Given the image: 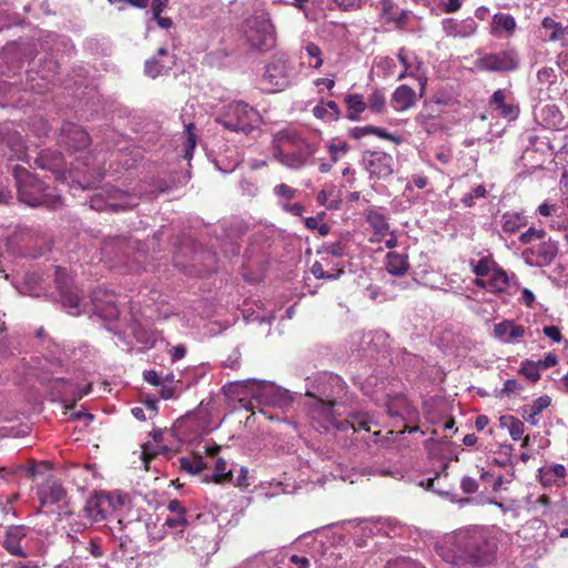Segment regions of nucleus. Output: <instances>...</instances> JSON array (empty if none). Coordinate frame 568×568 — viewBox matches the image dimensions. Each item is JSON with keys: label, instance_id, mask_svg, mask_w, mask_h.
<instances>
[{"label": "nucleus", "instance_id": "1", "mask_svg": "<svg viewBox=\"0 0 568 568\" xmlns=\"http://www.w3.org/2000/svg\"><path fill=\"white\" fill-rule=\"evenodd\" d=\"M435 550L449 568H489L497 560L498 542L487 529L475 526L445 536Z\"/></svg>", "mask_w": 568, "mask_h": 568}, {"label": "nucleus", "instance_id": "2", "mask_svg": "<svg viewBox=\"0 0 568 568\" xmlns=\"http://www.w3.org/2000/svg\"><path fill=\"white\" fill-rule=\"evenodd\" d=\"M336 404L337 402L308 399L306 407L311 426L321 433H328L332 429L338 432H348L349 429L353 432L371 430L372 417L368 413L349 412L346 419L338 420L333 413V407Z\"/></svg>", "mask_w": 568, "mask_h": 568}, {"label": "nucleus", "instance_id": "3", "mask_svg": "<svg viewBox=\"0 0 568 568\" xmlns=\"http://www.w3.org/2000/svg\"><path fill=\"white\" fill-rule=\"evenodd\" d=\"M478 260H469V267L476 275L475 285L488 292L500 295L510 285L517 284L516 276L509 275L494 258L493 254L479 252Z\"/></svg>", "mask_w": 568, "mask_h": 568}, {"label": "nucleus", "instance_id": "4", "mask_svg": "<svg viewBox=\"0 0 568 568\" xmlns=\"http://www.w3.org/2000/svg\"><path fill=\"white\" fill-rule=\"evenodd\" d=\"M273 156L290 169H300L315 153V148L292 132L280 133L273 143Z\"/></svg>", "mask_w": 568, "mask_h": 568}, {"label": "nucleus", "instance_id": "5", "mask_svg": "<svg viewBox=\"0 0 568 568\" xmlns=\"http://www.w3.org/2000/svg\"><path fill=\"white\" fill-rule=\"evenodd\" d=\"M13 175L21 202L30 206L44 205L52 209L60 203V196L50 193L48 187L24 168L14 165Z\"/></svg>", "mask_w": 568, "mask_h": 568}, {"label": "nucleus", "instance_id": "6", "mask_svg": "<svg viewBox=\"0 0 568 568\" xmlns=\"http://www.w3.org/2000/svg\"><path fill=\"white\" fill-rule=\"evenodd\" d=\"M216 121L233 132L248 133L257 128L261 115L257 110L243 101H233L223 108Z\"/></svg>", "mask_w": 568, "mask_h": 568}, {"label": "nucleus", "instance_id": "7", "mask_svg": "<svg viewBox=\"0 0 568 568\" xmlns=\"http://www.w3.org/2000/svg\"><path fill=\"white\" fill-rule=\"evenodd\" d=\"M236 387L244 388L248 395L264 406L277 407L284 410L293 402L292 396L286 389L271 382L247 379L241 384L237 383Z\"/></svg>", "mask_w": 568, "mask_h": 568}, {"label": "nucleus", "instance_id": "8", "mask_svg": "<svg viewBox=\"0 0 568 568\" xmlns=\"http://www.w3.org/2000/svg\"><path fill=\"white\" fill-rule=\"evenodd\" d=\"M475 67L485 72L509 73L518 70L520 57L516 49L509 48L496 52L476 51Z\"/></svg>", "mask_w": 568, "mask_h": 568}, {"label": "nucleus", "instance_id": "9", "mask_svg": "<svg viewBox=\"0 0 568 568\" xmlns=\"http://www.w3.org/2000/svg\"><path fill=\"white\" fill-rule=\"evenodd\" d=\"M345 393L344 381L334 374L322 373L307 381L306 395L310 399L337 402Z\"/></svg>", "mask_w": 568, "mask_h": 568}, {"label": "nucleus", "instance_id": "10", "mask_svg": "<svg viewBox=\"0 0 568 568\" xmlns=\"http://www.w3.org/2000/svg\"><path fill=\"white\" fill-rule=\"evenodd\" d=\"M245 38L252 49L267 51L274 47L275 28L267 12H262L247 21Z\"/></svg>", "mask_w": 568, "mask_h": 568}, {"label": "nucleus", "instance_id": "11", "mask_svg": "<svg viewBox=\"0 0 568 568\" xmlns=\"http://www.w3.org/2000/svg\"><path fill=\"white\" fill-rule=\"evenodd\" d=\"M296 79V72L286 55H275L266 65L263 74V82L267 84L268 91H282L290 87Z\"/></svg>", "mask_w": 568, "mask_h": 568}, {"label": "nucleus", "instance_id": "12", "mask_svg": "<svg viewBox=\"0 0 568 568\" xmlns=\"http://www.w3.org/2000/svg\"><path fill=\"white\" fill-rule=\"evenodd\" d=\"M489 105L500 118L508 121H515L520 113L519 102L508 88L496 90L490 97Z\"/></svg>", "mask_w": 568, "mask_h": 568}, {"label": "nucleus", "instance_id": "13", "mask_svg": "<svg viewBox=\"0 0 568 568\" xmlns=\"http://www.w3.org/2000/svg\"><path fill=\"white\" fill-rule=\"evenodd\" d=\"M91 301L93 306L92 311L97 317L105 322L118 320L120 310L116 305L115 295L112 292L98 288L92 292Z\"/></svg>", "mask_w": 568, "mask_h": 568}, {"label": "nucleus", "instance_id": "14", "mask_svg": "<svg viewBox=\"0 0 568 568\" xmlns=\"http://www.w3.org/2000/svg\"><path fill=\"white\" fill-rule=\"evenodd\" d=\"M363 163L371 178L387 179L394 173V159L383 151H365Z\"/></svg>", "mask_w": 568, "mask_h": 568}, {"label": "nucleus", "instance_id": "15", "mask_svg": "<svg viewBox=\"0 0 568 568\" xmlns=\"http://www.w3.org/2000/svg\"><path fill=\"white\" fill-rule=\"evenodd\" d=\"M58 143L69 152H79L90 144V136L81 126L68 122L61 128Z\"/></svg>", "mask_w": 568, "mask_h": 568}, {"label": "nucleus", "instance_id": "16", "mask_svg": "<svg viewBox=\"0 0 568 568\" xmlns=\"http://www.w3.org/2000/svg\"><path fill=\"white\" fill-rule=\"evenodd\" d=\"M114 510V505L110 495L104 493H97L91 496L84 507V517L91 523L97 524L106 519V517Z\"/></svg>", "mask_w": 568, "mask_h": 568}, {"label": "nucleus", "instance_id": "17", "mask_svg": "<svg viewBox=\"0 0 568 568\" xmlns=\"http://www.w3.org/2000/svg\"><path fill=\"white\" fill-rule=\"evenodd\" d=\"M166 509L169 515L164 520V526L170 529V534L178 538L179 535L183 534L190 525V515L185 506L179 499H172L169 501Z\"/></svg>", "mask_w": 568, "mask_h": 568}, {"label": "nucleus", "instance_id": "18", "mask_svg": "<svg viewBox=\"0 0 568 568\" xmlns=\"http://www.w3.org/2000/svg\"><path fill=\"white\" fill-rule=\"evenodd\" d=\"M558 254V244L552 240L544 241L537 246L525 251L524 255L529 265L544 267L552 263Z\"/></svg>", "mask_w": 568, "mask_h": 568}, {"label": "nucleus", "instance_id": "19", "mask_svg": "<svg viewBox=\"0 0 568 568\" xmlns=\"http://www.w3.org/2000/svg\"><path fill=\"white\" fill-rule=\"evenodd\" d=\"M27 538V528L24 526H10L7 528L6 534L1 540V546L11 556L27 558L28 551L23 546Z\"/></svg>", "mask_w": 568, "mask_h": 568}, {"label": "nucleus", "instance_id": "20", "mask_svg": "<svg viewBox=\"0 0 568 568\" xmlns=\"http://www.w3.org/2000/svg\"><path fill=\"white\" fill-rule=\"evenodd\" d=\"M538 213L546 217L545 222L551 229L565 231L568 225V210L559 204L542 203L538 206Z\"/></svg>", "mask_w": 568, "mask_h": 568}, {"label": "nucleus", "instance_id": "21", "mask_svg": "<svg viewBox=\"0 0 568 568\" xmlns=\"http://www.w3.org/2000/svg\"><path fill=\"white\" fill-rule=\"evenodd\" d=\"M37 494L42 506L58 504L67 497L65 489L55 478H48L39 486Z\"/></svg>", "mask_w": 568, "mask_h": 568}, {"label": "nucleus", "instance_id": "22", "mask_svg": "<svg viewBox=\"0 0 568 568\" xmlns=\"http://www.w3.org/2000/svg\"><path fill=\"white\" fill-rule=\"evenodd\" d=\"M34 162L39 168L51 171L57 179H64L65 165L60 151L43 150Z\"/></svg>", "mask_w": 568, "mask_h": 568}, {"label": "nucleus", "instance_id": "23", "mask_svg": "<svg viewBox=\"0 0 568 568\" xmlns=\"http://www.w3.org/2000/svg\"><path fill=\"white\" fill-rule=\"evenodd\" d=\"M174 64L173 57L169 54L166 48L162 47L158 50L155 57L145 61L144 72L148 77L155 79L168 72Z\"/></svg>", "mask_w": 568, "mask_h": 568}, {"label": "nucleus", "instance_id": "24", "mask_svg": "<svg viewBox=\"0 0 568 568\" xmlns=\"http://www.w3.org/2000/svg\"><path fill=\"white\" fill-rule=\"evenodd\" d=\"M132 247L131 240L122 236L109 239L103 243L101 248L102 257L109 262L113 261L114 257L120 258L128 254V251Z\"/></svg>", "mask_w": 568, "mask_h": 568}, {"label": "nucleus", "instance_id": "25", "mask_svg": "<svg viewBox=\"0 0 568 568\" xmlns=\"http://www.w3.org/2000/svg\"><path fill=\"white\" fill-rule=\"evenodd\" d=\"M524 334L525 328L513 321H503L494 326V335L505 343L514 342L523 337Z\"/></svg>", "mask_w": 568, "mask_h": 568}, {"label": "nucleus", "instance_id": "26", "mask_svg": "<svg viewBox=\"0 0 568 568\" xmlns=\"http://www.w3.org/2000/svg\"><path fill=\"white\" fill-rule=\"evenodd\" d=\"M416 102V92L406 84L399 85L392 95V105L396 111H406Z\"/></svg>", "mask_w": 568, "mask_h": 568}, {"label": "nucleus", "instance_id": "27", "mask_svg": "<svg viewBox=\"0 0 568 568\" xmlns=\"http://www.w3.org/2000/svg\"><path fill=\"white\" fill-rule=\"evenodd\" d=\"M551 399L544 395L532 402L531 405L523 407V418L532 426L538 424V416L550 406Z\"/></svg>", "mask_w": 568, "mask_h": 568}, {"label": "nucleus", "instance_id": "28", "mask_svg": "<svg viewBox=\"0 0 568 568\" xmlns=\"http://www.w3.org/2000/svg\"><path fill=\"white\" fill-rule=\"evenodd\" d=\"M517 28L515 18L508 13L498 12L493 16L490 33L499 36L501 31L513 34Z\"/></svg>", "mask_w": 568, "mask_h": 568}, {"label": "nucleus", "instance_id": "29", "mask_svg": "<svg viewBox=\"0 0 568 568\" xmlns=\"http://www.w3.org/2000/svg\"><path fill=\"white\" fill-rule=\"evenodd\" d=\"M385 267L392 275L402 276L406 274L409 268L407 256L390 252L386 255Z\"/></svg>", "mask_w": 568, "mask_h": 568}, {"label": "nucleus", "instance_id": "30", "mask_svg": "<svg viewBox=\"0 0 568 568\" xmlns=\"http://www.w3.org/2000/svg\"><path fill=\"white\" fill-rule=\"evenodd\" d=\"M345 103L347 105L346 118L352 121H358L362 119V113L366 110L367 103L359 93L348 94L345 97Z\"/></svg>", "mask_w": 568, "mask_h": 568}, {"label": "nucleus", "instance_id": "31", "mask_svg": "<svg viewBox=\"0 0 568 568\" xmlns=\"http://www.w3.org/2000/svg\"><path fill=\"white\" fill-rule=\"evenodd\" d=\"M539 480L544 486H551L557 479L566 476V468L561 464L540 467L538 469Z\"/></svg>", "mask_w": 568, "mask_h": 568}, {"label": "nucleus", "instance_id": "32", "mask_svg": "<svg viewBox=\"0 0 568 568\" xmlns=\"http://www.w3.org/2000/svg\"><path fill=\"white\" fill-rule=\"evenodd\" d=\"M527 224V217L518 212H506L501 215L500 226L506 233H515Z\"/></svg>", "mask_w": 568, "mask_h": 568}, {"label": "nucleus", "instance_id": "33", "mask_svg": "<svg viewBox=\"0 0 568 568\" xmlns=\"http://www.w3.org/2000/svg\"><path fill=\"white\" fill-rule=\"evenodd\" d=\"M366 220L376 235L385 236L389 233V224L387 217L379 211L371 210L366 215Z\"/></svg>", "mask_w": 568, "mask_h": 568}, {"label": "nucleus", "instance_id": "34", "mask_svg": "<svg viewBox=\"0 0 568 568\" xmlns=\"http://www.w3.org/2000/svg\"><path fill=\"white\" fill-rule=\"evenodd\" d=\"M313 114L317 119L334 121L341 115L339 108L335 101L321 102L313 109Z\"/></svg>", "mask_w": 568, "mask_h": 568}, {"label": "nucleus", "instance_id": "35", "mask_svg": "<svg viewBox=\"0 0 568 568\" xmlns=\"http://www.w3.org/2000/svg\"><path fill=\"white\" fill-rule=\"evenodd\" d=\"M187 542L190 544L187 549L199 556L210 555L215 551V546L212 545V541L202 536L193 535L191 539H187Z\"/></svg>", "mask_w": 568, "mask_h": 568}, {"label": "nucleus", "instance_id": "36", "mask_svg": "<svg viewBox=\"0 0 568 568\" xmlns=\"http://www.w3.org/2000/svg\"><path fill=\"white\" fill-rule=\"evenodd\" d=\"M541 26L544 29L551 31L548 37L549 41H560L568 34V26L564 27L560 22H557L550 17H545L541 21Z\"/></svg>", "mask_w": 568, "mask_h": 568}, {"label": "nucleus", "instance_id": "37", "mask_svg": "<svg viewBox=\"0 0 568 568\" xmlns=\"http://www.w3.org/2000/svg\"><path fill=\"white\" fill-rule=\"evenodd\" d=\"M538 115L546 126H556L560 123V112L555 104L541 105L538 109Z\"/></svg>", "mask_w": 568, "mask_h": 568}, {"label": "nucleus", "instance_id": "38", "mask_svg": "<svg viewBox=\"0 0 568 568\" xmlns=\"http://www.w3.org/2000/svg\"><path fill=\"white\" fill-rule=\"evenodd\" d=\"M40 378L43 384L53 383L52 390L55 392L57 396H65L74 393L73 384L69 381L47 375H43Z\"/></svg>", "mask_w": 568, "mask_h": 568}, {"label": "nucleus", "instance_id": "39", "mask_svg": "<svg viewBox=\"0 0 568 568\" xmlns=\"http://www.w3.org/2000/svg\"><path fill=\"white\" fill-rule=\"evenodd\" d=\"M195 126L193 123H189L185 125V130L183 132L184 136V154L183 158L187 161H191L193 158V152L196 146V134L194 132Z\"/></svg>", "mask_w": 568, "mask_h": 568}, {"label": "nucleus", "instance_id": "40", "mask_svg": "<svg viewBox=\"0 0 568 568\" xmlns=\"http://www.w3.org/2000/svg\"><path fill=\"white\" fill-rule=\"evenodd\" d=\"M61 303L63 307L71 315H79L80 311V297L77 293L70 291H61Z\"/></svg>", "mask_w": 568, "mask_h": 568}, {"label": "nucleus", "instance_id": "41", "mask_svg": "<svg viewBox=\"0 0 568 568\" xmlns=\"http://www.w3.org/2000/svg\"><path fill=\"white\" fill-rule=\"evenodd\" d=\"M504 425L508 426L509 434L514 440H519L524 434L525 426L521 420L514 416H504L500 418Z\"/></svg>", "mask_w": 568, "mask_h": 568}, {"label": "nucleus", "instance_id": "42", "mask_svg": "<svg viewBox=\"0 0 568 568\" xmlns=\"http://www.w3.org/2000/svg\"><path fill=\"white\" fill-rule=\"evenodd\" d=\"M311 273L316 278L337 280L344 273V270L343 268H334L333 267L329 271H325L324 266H323V264L321 262H315L311 266Z\"/></svg>", "mask_w": 568, "mask_h": 568}, {"label": "nucleus", "instance_id": "43", "mask_svg": "<svg viewBox=\"0 0 568 568\" xmlns=\"http://www.w3.org/2000/svg\"><path fill=\"white\" fill-rule=\"evenodd\" d=\"M305 52L308 57V65L311 68H314V69H318L322 67L323 64V59H322V50L321 48L313 43V42H308L305 47Z\"/></svg>", "mask_w": 568, "mask_h": 568}, {"label": "nucleus", "instance_id": "44", "mask_svg": "<svg viewBox=\"0 0 568 568\" xmlns=\"http://www.w3.org/2000/svg\"><path fill=\"white\" fill-rule=\"evenodd\" d=\"M181 468L191 475L200 474L204 469V463L200 457L180 458Z\"/></svg>", "mask_w": 568, "mask_h": 568}, {"label": "nucleus", "instance_id": "45", "mask_svg": "<svg viewBox=\"0 0 568 568\" xmlns=\"http://www.w3.org/2000/svg\"><path fill=\"white\" fill-rule=\"evenodd\" d=\"M148 537L151 541L158 542L164 539L166 534L170 532L164 523L162 525H158L156 523L146 524Z\"/></svg>", "mask_w": 568, "mask_h": 568}, {"label": "nucleus", "instance_id": "46", "mask_svg": "<svg viewBox=\"0 0 568 568\" xmlns=\"http://www.w3.org/2000/svg\"><path fill=\"white\" fill-rule=\"evenodd\" d=\"M212 477L215 483L231 480L232 471L227 469V464L224 459L219 458L216 460Z\"/></svg>", "mask_w": 568, "mask_h": 568}, {"label": "nucleus", "instance_id": "47", "mask_svg": "<svg viewBox=\"0 0 568 568\" xmlns=\"http://www.w3.org/2000/svg\"><path fill=\"white\" fill-rule=\"evenodd\" d=\"M539 371L540 367L538 366L537 362L534 361H525L520 367V373L531 382L539 381Z\"/></svg>", "mask_w": 568, "mask_h": 568}, {"label": "nucleus", "instance_id": "48", "mask_svg": "<svg viewBox=\"0 0 568 568\" xmlns=\"http://www.w3.org/2000/svg\"><path fill=\"white\" fill-rule=\"evenodd\" d=\"M386 99L381 90H375L368 98V106L375 113H382L385 109Z\"/></svg>", "mask_w": 568, "mask_h": 568}, {"label": "nucleus", "instance_id": "49", "mask_svg": "<svg viewBox=\"0 0 568 568\" xmlns=\"http://www.w3.org/2000/svg\"><path fill=\"white\" fill-rule=\"evenodd\" d=\"M79 530L78 529H73V532H68L67 535V539H68V542L71 545L72 547V552L74 556L77 557H82L83 556V549L85 547V542L84 540H81L78 536H77V532Z\"/></svg>", "mask_w": 568, "mask_h": 568}, {"label": "nucleus", "instance_id": "50", "mask_svg": "<svg viewBox=\"0 0 568 568\" xmlns=\"http://www.w3.org/2000/svg\"><path fill=\"white\" fill-rule=\"evenodd\" d=\"M486 189L484 185H477L476 187H474L469 193L465 194L462 199V203L467 206V207H470L473 206L474 204V200L475 199H481V197H485L486 196Z\"/></svg>", "mask_w": 568, "mask_h": 568}, {"label": "nucleus", "instance_id": "51", "mask_svg": "<svg viewBox=\"0 0 568 568\" xmlns=\"http://www.w3.org/2000/svg\"><path fill=\"white\" fill-rule=\"evenodd\" d=\"M545 236V231L542 229L529 227L526 232L521 233L519 236V241L523 244H530L535 240H541Z\"/></svg>", "mask_w": 568, "mask_h": 568}, {"label": "nucleus", "instance_id": "52", "mask_svg": "<svg viewBox=\"0 0 568 568\" xmlns=\"http://www.w3.org/2000/svg\"><path fill=\"white\" fill-rule=\"evenodd\" d=\"M323 253L331 255V256L341 257V256L345 255L346 246L342 241H336L334 243H327L323 246Z\"/></svg>", "mask_w": 568, "mask_h": 568}, {"label": "nucleus", "instance_id": "53", "mask_svg": "<svg viewBox=\"0 0 568 568\" xmlns=\"http://www.w3.org/2000/svg\"><path fill=\"white\" fill-rule=\"evenodd\" d=\"M476 29H477L476 22L469 18V19L460 22V30L449 31V36L467 37V36L474 34L476 32Z\"/></svg>", "mask_w": 568, "mask_h": 568}, {"label": "nucleus", "instance_id": "54", "mask_svg": "<svg viewBox=\"0 0 568 568\" xmlns=\"http://www.w3.org/2000/svg\"><path fill=\"white\" fill-rule=\"evenodd\" d=\"M7 143L14 154H20L24 150L23 140H22L21 135L17 132H13L8 135Z\"/></svg>", "mask_w": 568, "mask_h": 568}, {"label": "nucleus", "instance_id": "55", "mask_svg": "<svg viewBox=\"0 0 568 568\" xmlns=\"http://www.w3.org/2000/svg\"><path fill=\"white\" fill-rule=\"evenodd\" d=\"M348 151V145L346 142H337V143H332L328 145V153L331 155V159H332V162H337V160L339 159V156L342 154H346Z\"/></svg>", "mask_w": 568, "mask_h": 568}, {"label": "nucleus", "instance_id": "56", "mask_svg": "<svg viewBox=\"0 0 568 568\" xmlns=\"http://www.w3.org/2000/svg\"><path fill=\"white\" fill-rule=\"evenodd\" d=\"M385 568H424L419 562L408 558H397L388 561Z\"/></svg>", "mask_w": 568, "mask_h": 568}, {"label": "nucleus", "instance_id": "57", "mask_svg": "<svg viewBox=\"0 0 568 568\" xmlns=\"http://www.w3.org/2000/svg\"><path fill=\"white\" fill-rule=\"evenodd\" d=\"M276 196L283 200H292L296 196L297 191L285 183H281L274 187Z\"/></svg>", "mask_w": 568, "mask_h": 568}, {"label": "nucleus", "instance_id": "58", "mask_svg": "<svg viewBox=\"0 0 568 568\" xmlns=\"http://www.w3.org/2000/svg\"><path fill=\"white\" fill-rule=\"evenodd\" d=\"M559 537L568 538V514L564 513L560 518L554 524Z\"/></svg>", "mask_w": 568, "mask_h": 568}, {"label": "nucleus", "instance_id": "59", "mask_svg": "<svg viewBox=\"0 0 568 568\" xmlns=\"http://www.w3.org/2000/svg\"><path fill=\"white\" fill-rule=\"evenodd\" d=\"M460 487L465 494H474L478 490L477 480L469 476H464L462 478Z\"/></svg>", "mask_w": 568, "mask_h": 568}, {"label": "nucleus", "instance_id": "60", "mask_svg": "<svg viewBox=\"0 0 568 568\" xmlns=\"http://www.w3.org/2000/svg\"><path fill=\"white\" fill-rule=\"evenodd\" d=\"M84 551H89L94 558H100L103 556V551L98 542V539L91 538L85 542Z\"/></svg>", "mask_w": 568, "mask_h": 568}, {"label": "nucleus", "instance_id": "61", "mask_svg": "<svg viewBox=\"0 0 568 568\" xmlns=\"http://www.w3.org/2000/svg\"><path fill=\"white\" fill-rule=\"evenodd\" d=\"M281 207L283 211L291 213L292 215H295V216H301L305 211L304 205L301 203H293V204L282 203Z\"/></svg>", "mask_w": 568, "mask_h": 568}, {"label": "nucleus", "instance_id": "62", "mask_svg": "<svg viewBox=\"0 0 568 568\" xmlns=\"http://www.w3.org/2000/svg\"><path fill=\"white\" fill-rule=\"evenodd\" d=\"M382 14L386 19V21H390V19H394V8L395 4L392 0H382Z\"/></svg>", "mask_w": 568, "mask_h": 568}, {"label": "nucleus", "instance_id": "63", "mask_svg": "<svg viewBox=\"0 0 568 568\" xmlns=\"http://www.w3.org/2000/svg\"><path fill=\"white\" fill-rule=\"evenodd\" d=\"M558 363V357L554 353H548L545 358L537 361L540 369L554 367Z\"/></svg>", "mask_w": 568, "mask_h": 568}, {"label": "nucleus", "instance_id": "64", "mask_svg": "<svg viewBox=\"0 0 568 568\" xmlns=\"http://www.w3.org/2000/svg\"><path fill=\"white\" fill-rule=\"evenodd\" d=\"M523 389V386L516 381V379H507L504 383V387L501 389L503 394L510 395L516 392H519Z\"/></svg>", "mask_w": 568, "mask_h": 568}]
</instances>
